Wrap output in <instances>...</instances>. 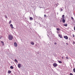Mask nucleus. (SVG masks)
<instances>
[{
	"label": "nucleus",
	"instance_id": "obj_21",
	"mask_svg": "<svg viewBox=\"0 0 75 75\" xmlns=\"http://www.w3.org/2000/svg\"><path fill=\"white\" fill-rule=\"evenodd\" d=\"M63 10V9H62V8H61V11H62Z\"/></svg>",
	"mask_w": 75,
	"mask_h": 75
},
{
	"label": "nucleus",
	"instance_id": "obj_31",
	"mask_svg": "<svg viewBox=\"0 0 75 75\" xmlns=\"http://www.w3.org/2000/svg\"><path fill=\"white\" fill-rule=\"evenodd\" d=\"M62 58L63 59H64V57H62Z\"/></svg>",
	"mask_w": 75,
	"mask_h": 75
},
{
	"label": "nucleus",
	"instance_id": "obj_5",
	"mask_svg": "<svg viewBox=\"0 0 75 75\" xmlns=\"http://www.w3.org/2000/svg\"><path fill=\"white\" fill-rule=\"evenodd\" d=\"M21 65L20 64H18V67L19 68H21Z\"/></svg>",
	"mask_w": 75,
	"mask_h": 75
},
{
	"label": "nucleus",
	"instance_id": "obj_15",
	"mask_svg": "<svg viewBox=\"0 0 75 75\" xmlns=\"http://www.w3.org/2000/svg\"><path fill=\"white\" fill-rule=\"evenodd\" d=\"M13 67L12 66H11L10 67V68H11V69H13Z\"/></svg>",
	"mask_w": 75,
	"mask_h": 75
},
{
	"label": "nucleus",
	"instance_id": "obj_6",
	"mask_svg": "<svg viewBox=\"0 0 75 75\" xmlns=\"http://www.w3.org/2000/svg\"><path fill=\"white\" fill-rule=\"evenodd\" d=\"M10 25L11 27V28L12 29H13V28H14V27H13V25H12V24H11Z\"/></svg>",
	"mask_w": 75,
	"mask_h": 75
},
{
	"label": "nucleus",
	"instance_id": "obj_16",
	"mask_svg": "<svg viewBox=\"0 0 75 75\" xmlns=\"http://www.w3.org/2000/svg\"><path fill=\"white\" fill-rule=\"evenodd\" d=\"M58 62L60 64H62V62L61 61H58Z\"/></svg>",
	"mask_w": 75,
	"mask_h": 75
},
{
	"label": "nucleus",
	"instance_id": "obj_19",
	"mask_svg": "<svg viewBox=\"0 0 75 75\" xmlns=\"http://www.w3.org/2000/svg\"><path fill=\"white\" fill-rule=\"evenodd\" d=\"M11 21L10 20L9 21V24H11Z\"/></svg>",
	"mask_w": 75,
	"mask_h": 75
},
{
	"label": "nucleus",
	"instance_id": "obj_13",
	"mask_svg": "<svg viewBox=\"0 0 75 75\" xmlns=\"http://www.w3.org/2000/svg\"><path fill=\"white\" fill-rule=\"evenodd\" d=\"M64 26H65V27H67V25H68L67 24H65L64 25Z\"/></svg>",
	"mask_w": 75,
	"mask_h": 75
},
{
	"label": "nucleus",
	"instance_id": "obj_11",
	"mask_svg": "<svg viewBox=\"0 0 75 75\" xmlns=\"http://www.w3.org/2000/svg\"><path fill=\"white\" fill-rule=\"evenodd\" d=\"M30 44L32 45H34V43L33 42H31Z\"/></svg>",
	"mask_w": 75,
	"mask_h": 75
},
{
	"label": "nucleus",
	"instance_id": "obj_8",
	"mask_svg": "<svg viewBox=\"0 0 75 75\" xmlns=\"http://www.w3.org/2000/svg\"><path fill=\"white\" fill-rule=\"evenodd\" d=\"M62 22L63 23H65V19H62Z\"/></svg>",
	"mask_w": 75,
	"mask_h": 75
},
{
	"label": "nucleus",
	"instance_id": "obj_32",
	"mask_svg": "<svg viewBox=\"0 0 75 75\" xmlns=\"http://www.w3.org/2000/svg\"><path fill=\"white\" fill-rule=\"evenodd\" d=\"M57 33H59V32L58 31H57Z\"/></svg>",
	"mask_w": 75,
	"mask_h": 75
},
{
	"label": "nucleus",
	"instance_id": "obj_1",
	"mask_svg": "<svg viewBox=\"0 0 75 75\" xmlns=\"http://www.w3.org/2000/svg\"><path fill=\"white\" fill-rule=\"evenodd\" d=\"M8 38L9 40H11L13 39V36L11 35H9L8 36Z\"/></svg>",
	"mask_w": 75,
	"mask_h": 75
},
{
	"label": "nucleus",
	"instance_id": "obj_20",
	"mask_svg": "<svg viewBox=\"0 0 75 75\" xmlns=\"http://www.w3.org/2000/svg\"><path fill=\"white\" fill-rule=\"evenodd\" d=\"M73 71L74 72H75V68H74L73 69Z\"/></svg>",
	"mask_w": 75,
	"mask_h": 75
},
{
	"label": "nucleus",
	"instance_id": "obj_33",
	"mask_svg": "<svg viewBox=\"0 0 75 75\" xmlns=\"http://www.w3.org/2000/svg\"><path fill=\"white\" fill-rule=\"evenodd\" d=\"M40 8H42L40 7Z\"/></svg>",
	"mask_w": 75,
	"mask_h": 75
},
{
	"label": "nucleus",
	"instance_id": "obj_30",
	"mask_svg": "<svg viewBox=\"0 0 75 75\" xmlns=\"http://www.w3.org/2000/svg\"><path fill=\"white\" fill-rule=\"evenodd\" d=\"M66 44L67 45H68V43H66Z\"/></svg>",
	"mask_w": 75,
	"mask_h": 75
},
{
	"label": "nucleus",
	"instance_id": "obj_10",
	"mask_svg": "<svg viewBox=\"0 0 75 75\" xmlns=\"http://www.w3.org/2000/svg\"><path fill=\"white\" fill-rule=\"evenodd\" d=\"M58 35L59 37L60 38H62V35L60 34H59Z\"/></svg>",
	"mask_w": 75,
	"mask_h": 75
},
{
	"label": "nucleus",
	"instance_id": "obj_9",
	"mask_svg": "<svg viewBox=\"0 0 75 75\" xmlns=\"http://www.w3.org/2000/svg\"><path fill=\"white\" fill-rule=\"evenodd\" d=\"M62 19H65V15H63L62 16Z\"/></svg>",
	"mask_w": 75,
	"mask_h": 75
},
{
	"label": "nucleus",
	"instance_id": "obj_25",
	"mask_svg": "<svg viewBox=\"0 0 75 75\" xmlns=\"http://www.w3.org/2000/svg\"><path fill=\"white\" fill-rule=\"evenodd\" d=\"M70 75H73V74L71 73L70 74Z\"/></svg>",
	"mask_w": 75,
	"mask_h": 75
},
{
	"label": "nucleus",
	"instance_id": "obj_4",
	"mask_svg": "<svg viewBox=\"0 0 75 75\" xmlns=\"http://www.w3.org/2000/svg\"><path fill=\"white\" fill-rule=\"evenodd\" d=\"M64 38H65V39H66V40H68V37L67 36H64Z\"/></svg>",
	"mask_w": 75,
	"mask_h": 75
},
{
	"label": "nucleus",
	"instance_id": "obj_26",
	"mask_svg": "<svg viewBox=\"0 0 75 75\" xmlns=\"http://www.w3.org/2000/svg\"><path fill=\"white\" fill-rule=\"evenodd\" d=\"M73 37H75V35H74V34H73Z\"/></svg>",
	"mask_w": 75,
	"mask_h": 75
},
{
	"label": "nucleus",
	"instance_id": "obj_3",
	"mask_svg": "<svg viewBox=\"0 0 75 75\" xmlns=\"http://www.w3.org/2000/svg\"><path fill=\"white\" fill-rule=\"evenodd\" d=\"M14 45L15 47H17V44L16 42L14 43Z\"/></svg>",
	"mask_w": 75,
	"mask_h": 75
},
{
	"label": "nucleus",
	"instance_id": "obj_22",
	"mask_svg": "<svg viewBox=\"0 0 75 75\" xmlns=\"http://www.w3.org/2000/svg\"><path fill=\"white\" fill-rule=\"evenodd\" d=\"M5 18H7V16L5 15Z\"/></svg>",
	"mask_w": 75,
	"mask_h": 75
},
{
	"label": "nucleus",
	"instance_id": "obj_28",
	"mask_svg": "<svg viewBox=\"0 0 75 75\" xmlns=\"http://www.w3.org/2000/svg\"><path fill=\"white\" fill-rule=\"evenodd\" d=\"M46 16H47V15H44V17H46Z\"/></svg>",
	"mask_w": 75,
	"mask_h": 75
},
{
	"label": "nucleus",
	"instance_id": "obj_29",
	"mask_svg": "<svg viewBox=\"0 0 75 75\" xmlns=\"http://www.w3.org/2000/svg\"><path fill=\"white\" fill-rule=\"evenodd\" d=\"M74 30L75 31V26L74 27Z\"/></svg>",
	"mask_w": 75,
	"mask_h": 75
},
{
	"label": "nucleus",
	"instance_id": "obj_34",
	"mask_svg": "<svg viewBox=\"0 0 75 75\" xmlns=\"http://www.w3.org/2000/svg\"><path fill=\"white\" fill-rule=\"evenodd\" d=\"M0 39H1V37H0Z\"/></svg>",
	"mask_w": 75,
	"mask_h": 75
},
{
	"label": "nucleus",
	"instance_id": "obj_17",
	"mask_svg": "<svg viewBox=\"0 0 75 75\" xmlns=\"http://www.w3.org/2000/svg\"><path fill=\"white\" fill-rule=\"evenodd\" d=\"M1 42L2 43V44H2L3 45H4V42H3V41H1Z\"/></svg>",
	"mask_w": 75,
	"mask_h": 75
},
{
	"label": "nucleus",
	"instance_id": "obj_24",
	"mask_svg": "<svg viewBox=\"0 0 75 75\" xmlns=\"http://www.w3.org/2000/svg\"><path fill=\"white\" fill-rule=\"evenodd\" d=\"M71 20H73L74 19V18L72 17H71Z\"/></svg>",
	"mask_w": 75,
	"mask_h": 75
},
{
	"label": "nucleus",
	"instance_id": "obj_2",
	"mask_svg": "<svg viewBox=\"0 0 75 75\" xmlns=\"http://www.w3.org/2000/svg\"><path fill=\"white\" fill-rule=\"evenodd\" d=\"M53 67H57V66H58V64H57V63H55L53 64Z\"/></svg>",
	"mask_w": 75,
	"mask_h": 75
},
{
	"label": "nucleus",
	"instance_id": "obj_12",
	"mask_svg": "<svg viewBox=\"0 0 75 75\" xmlns=\"http://www.w3.org/2000/svg\"><path fill=\"white\" fill-rule=\"evenodd\" d=\"M8 74H10L11 73V71L10 70H9L8 71Z\"/></svg>",
	"mask_w": 75,
	"mask_h": 75
},
{
	"label": "nucleus",
	"instance_id": "obj_18",
	"mask_svg": "<svg viewBox=\"0 0 75 75\" xmlns=\"http://www.w3.org/2000/svg\"><path fill=\"white\" fill-rule=\"evenodd\" d=\"M56 29L57 31H59V30H60V29L59 28H57Z\"/></svg>",
	"mask_w": 75,
	"mask_h": 75
},
{
	"label": "nucleus",
	"instance_id": "obj_27",
	"mask_svg": "<svg viewBox=\"0 0 75 75\" xmlns=\"http://www.w3.org/2000/svg\"><path fill=\"white\" fill-rule=\"evenodd\" d=\"M66 58L67 59H68V57H66Z\"/></svg>",
	"mask_w": 75,
	"mask_h": 75
},
{
	"label": "nucleus",
	"instance_id": "obj_14",
	"mask_svg": "<svg viewBox=\"0 0 75 75\" xmlns=\"http://www.w3.org/2000/svg\"><path fill=\"white\" fill-rule=\"evenodd\" d=\"M15 61L16 62H17V63H18V61L16 59H15Z\"/></svg>",
	"mask_w": 75,
	"mask_h": 75
},
{
	"label": "nucleus",
	"instance_id": "obj_7",
	"mask_svg": "<svg viewBox=\"0 0 75 75\" xmlns=\"http://www.w3.org/2000/svg\"><path fill=\"white\" fill-rule=\"evenodd\" d=\"M29 19L30 21H32V20H33V18L32 17H30Z\"/></svg>",
	"mask_w": 75,
	"mask_h": 75
},
{
	"label": "nucleus",
	"instance_id": "obj_35",
	"mask_svg": "<svg viewBox=\"0 0 75 75\" xmlns=\"http://www.w3.org/2000/svg\"><path fill=\"white\" fill-rule=\"evenodd\" d=\"M74 44V42H73Z\"/></svg>",
	"mask_w": 75,
	"mask_h": 75
},
{
	"label": "nucleus",
	"instance_id": "obj_23",
	"mask_svg": "<svg viewBox=\"0 0 75 75\" xmlns=\"http://www.w3.org/2000/svg\"><path fill=\"white\" fill-rule=\"evenodd\" d=\"M54 44V45H57V42H55Z\"/></svg>",
	"mask_w": 75,
	"mask_h": 75
}]
</instances>
